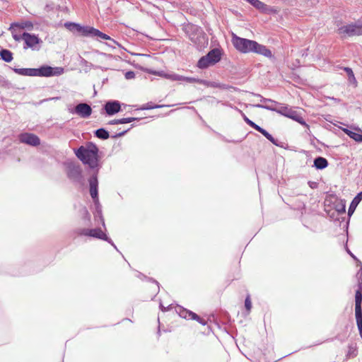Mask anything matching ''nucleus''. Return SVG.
I'll use <instances>...</instances> for the list:
<instances>
[{
	"label": "nucleus",
	"mask_w": 362,
	"mask_h": 362,
	"mask_svg": "<svg viewBox=\"0 0 362 362\" xmlns=\"http://www.w3.org/2000/svg\"><path fill=\"white\" fill-rule=\"evenodd\" d=\"M255 130L260 132L263 134L269 141H270L272 144L277 145L275 139L265 129L259 127V125L255 128Z\"/></svg>",
	"instance_id": "nucleus-30"
},
{
	"label": "nucleus",
	"mask_w": 362,
	"mask_h": 362,
	"mask_svg": "<svg viewBox=\"0 0 362 362\" xmlns=\"http://www.w3.org/2000/svg\"><path fill=\"white\" fill-rule=\"evenodd\" d=\"M109 124H119L118 119H112V120L110 121Z\"/></svg>",
	"instance_id": "nucleus-53"
},
{
	"label": "nucleus",
	"mask_w": 362,
	"mask_h": 362,
	"mask_svg": "<svg viewBox=\"0 0 362 362\" xmlns=\"http://www.w3.org/2000/svg\"><path fill=\"white\" fill-rule=\"evenodd\" d=\"M102 221H103V226H105V222H104V220L102 219Z\"/></svg>",
	"instance_id": "nucleus-56"
},
{
	"label": "nucleus",
	"mask_w": 362,
	"mask_h": 362,
	"mask_svg": "<svg viewBox=\"0 0 362 362\" xmlns=\"http://www.w3.org/2000/svg\"><path fill=\"white\" fill-rule=\"evenodd\" d=\"M18 138L21 143L26 144L33 146H37L40 144V138L33 134L23 133L19 135Z\"/></svg>",
	"instance_id": "nucleus-8"
},
{
	"label": "nucleus",
	"mask_w": 362,
	"mask_h": 362,
	"mask_svg": "<svg viewBox=\"0 0 362 362\" xmlns=\"http://www.w3.org/2000/svg\"><path fill=\"white\" fill-rule=\"evenodd\" d=\"M80 25H81L78 23L71 22H66L64 23V27L73 33H78Z\"/></svg>",
	"instance_id": "nucleus-33"
},
{
	"label": "nucleus",
	"mask_w": 362,
	"mask_h": 362,
	"mask_svg": "<svg viewBox=\"0 0 362 362\" xmlns=\"http://www.w3.org/2000/svg\"><path fill=\"white\" fill-rule=\"evenodd\" d=\"M275 112L285 117L293 119L300 124H305L303 117L296 110L289 107L288 105L279 103Z\"/></svg>",
	"instance_id": "nucleus-4"
},
{
	"label": "nucleus",
	"mask_w": 362,
	"mask_h": 362,
	"mask_svg": "<svg viewBox=\"0 0 362 362\" xmlns=\"http://www.w3.org/2000/svg\"><path fill=\"white\" fill-rule=\"evenodd\" d=\"M255 130L260 132L263 134L269 141H270L272 144L277 145L275 139L265 129L259 127V125L255 128Z\"/></svg>",
	"instance_id": "nucleus-27"
},
{
	"label": "nucleus",
	"mask_w": 362,
	"mask_h": 362,
	"mask_svg": "<svg viewBox=\"0 0 362 362\" xmlns=\"http://www.w3.org/2000/svg\"><path fill=\"white\" fill-rule=\"evenodd\" d=\"M22 37L27 47H30L33 49H39L38 47H37V45L41 42V40L38 38L37 36L35 35H31L28 33H23L22 34Z\"/></svg>",
	"instance_id": "nucleus-9"
},
{
	"label": "nucleus",
	"mask_w": 362,
	"mask_h": 362,
	"mask_svg": "<svg viewBox=\"0 0 362 362\" xmlns=\"http://www.w3.org/2000/svg\"><path fill=\"white\" fill-rule=\"evenodd\" d=\"M362 199V191L359 192L353 199L351 202L349 209V215L350 216L354 213L355 211L357 205L359 204L361 200Z\"/></svg>",
	"instance_id": "nucleus-20"
},
{
	"label": "nucleus",
	"mask_w": 362,
	"mask_h": 362,
	"mask_svg": "<svg viewBox=\"0 0 362 362\" xmlns=\"http://www.w3.org/2000/svg\"><path fill=\"white\" fill-rule=\"evenodd\" d=\"M164 107V105H153L152 104V103H148L146 104L145 105H144L141 107V110H151V109H154V108H160V107Z\"/></svg>",
	"instance_id": "nucleus-41"
},
{
	"label": "nucleus",
	"mask_w": 362,
	"mask_h": 362,
	"mask_svg": "<svg viewBox=\"0 0 362 362\" xmlns=\"http://www.w3.org/2000/svg\"><path fill=\"white\" fill-rule=\"evenodd\" d=\"M13 37L16 41H20L21 40H23L22 35H19L17 34H13Z\"/></svg>",
	"instance_id": "nucleus-48"
},
{
	"label": "nucleus",
	"mask_w": 362,
	"mask_h": 362,
	"mask_svg": "<svg viewBox=\"0 0 362 362\" xmlns=\"http://www.w3.org/2000/svg\"><path fill=\"white\" fill-rule=\"evenodd\" d=\"M95 30H96V29L93 27L80 25L78 33H81V35L83 36L94 37V34H95L94 31H95Z\"/></svg>",
	"instance_id": "nucleus-21"
},
{
	"label": "nucleus",
	"mask_w": 362,
	"mask_h": 362,
	"mask_svg": "<svg viewBox=\"0 0 362 362\" xmlns=\"http://www.w3.org/2000/svg\"><path fill=\"white\" fill-rule=\"evenodd\" d=\"M343 132L346 133L350 138L353 139L354 141L358 142L362 141V135L352 132L351 130H349L348 129H343Z\"/></svg>",
	"instance_id": "nucleus-24"
},
{
	"label": "nucleus",
	"mask_w": 362,
	"mask_h": 362,
	"mask_svg": "<svg viewBox=\"0 0 362 362\" xmlns=\"http://www.w3.org/2000/svg\"><path fill=\"white\" fill-rule=\"evenodd\" d=\"M328 165V161L323 157H317L314 160L313 166L317 170H322L327 168Z\"/></svg>",
	"instance_id": "nucleus-18"
},
{
	"label": "nucleus",
	"mask_w": 362,
	"mask_h": 362,
	"mask_svg": "<svg viewBox=\"0 0 362 362\" xmlns=\"http://www.w3.org/2000/svg\"><path fill=\"white\" fill-rule=\"evenodd\" d=\"M245 306L248 312H250L251 310V308H252V303H251L250 298L249 296H247V298H245Z\"/></svg>",
	"instance_id": "nucleus-44"
},
{
	"label": "nucleus",
	"mask_w": 362,
	"mask_h": 362,
	"mask_svg": "<svg viewBox=\"0 0 362 362\" xmlns=\"http://www.w3.org/2000/svg\"><path fill=\"white\" fill-rule=\"evenodd\" d=\"M69 112L71 114H76L82 118H88L92 114L91 107L85 103L78 104L74 109H69Z\"/></svg>",
	"instance_id": "nucleus-7"
},
{
	"label": "nucleus",
	"mask_w": 362,
	"mask_h": 362,
	"mask_svg": "<svg viewBox=\"0 0 362 362\" xmlns=\"http://www.w3.org/2000/svg\"><path fill=\"white\" fill-rule=\"evenodd\" d=\"M250 4L255 7L257 9L264 13H276V10L273 7L269 6L264 3L260 1L259 0H252Z\"/></svg>",
	"instance_id": "nucleus-14"
},
{
	"label": "nucleus",
	"mask_w": 362,
	"mask_h": 362,
	"mask_svg": "<svg viewBox=\"0 0 362 362\" xmlns=\"http://www.w3.org/2000/svg\"><path fill=\"white\" fill-rule=\"evenodd\" d=\"M129 129H127V130H124V131H122V132H119L117 134H116L115 136H114V137H118V136H124L126 132H127V131L129 130Z\"/></svg>",
	"instance_id": "nucleus-51"
},
{
	"label": "nucleus",
	"mask_w": 362,
	"mask_h": 362,
	"mask_svg": "<svg viewBox=\"0 0 362 362\" xmlns=\"http://www.w3.org/2000/svg\"><path fill=\"white\" fill-rule=\"evenodd\" d=\"M338 33L342 37L361 35L362 25L356 23L343 25L338 29Z\"/></svg>",
	"instance_id": "nucleus-5"
},
{
	"label": "nucleus",
	"mask_w": 362,
	"mask_h": 362,
	"mask_svg": "<svg viewBox=\"0 0 362 362\" xmlns=\"http://www.w3.org/2000/svg\"><path fill=\"white\" fill-rule=\"evenodd\" d=\"M13 71L21 76H35V69L31 68H13Z\"/></svg>",
	"instance_id": "nucleus-19"
},
{
	"label": "nucleus",
	"mask_w": 362,
	"mask_h": 362,
	"mask_svg": "<svg viewBox=\"0 0 362 362\" xmlns=\"http://www.w3.org/2000/svg\"><path fill=\"white\" fill-rule=\"evenodd\" d=\"M355 315L356 322H362V308L361 305H355Z\"/></svg>",
	"instance_id": "nucleus-38"
},
{
	"label": "nucleus",
	"mask_w": 362,
	"mask_h": 362,
	"mask_svg": "<svg viewBox=\"0 0 362 362\" xmlns=\"http://www.w3.org/2000/svg\"><path fill=\"white\" fill-rule=\"evenodd\" d=\"M76 156L84 164L88 165L90 168L98 166V148L93 143H88L85 146H80L76 151Z\"/></svg>",
	"instance_id": "nucleus-1"
},
{
	"label": "nucleus",
	"mask_w": 362,
	"mask_h": 362,
	"mask_svg": "<svg viewBox=\"0 0 362 362\" xmlns=\"http://www.w3.org/2000/svg\"><path fill=\"white\" fill-rule=\"evenodd\" d=\"M243 119L245 120V122L248 124L250 125L251 127H252L253 129H255V128L258 126L257 124H256L255 122H253L252 120H250V119H248L245 115H243Z\"/></svg>",
	"instance_id": "nucleus-43"
},
{
	"label": "nucleus",
	"mask_w": 362,
	"mask_h": 362,
	"mask_svg": "<svg viewBox=\"0 0 362 362\" xmlns=\"http://www.w3.org/2000/svg\"><path fill=\"white\" fill-rule=\"evenodd\" d=\"M255 130L260 132L263 134L269 141H270L272 144L277 145L275 139L265 129L259 127V125L255 128Z\"/></svg>",
	"instance_id": "nucleus-28"
},
{
	"label": "nucleus",
	"mask_w": 362,
	"mask_h": 362,
	"mask_svg": "<svg viewBox=\"0 0 362 362\" xmlns=\"http://www.w3.org/2000/svg\"><path fill=\"white\" fill-rule=\"evenodd\" d=\"M258 97L260 98V101L262 103V104L274 103H273V100H272V99L264 98H263L262 96H261L259 95H258Z\"/></svg>",
	"instance_id": "nucleus-46"
},
{
	"label": "nucleus",
	"mask_w": 362,
	"mask_h": 362,
	"mask_svg": "<svg viewBox=\"0 0 362 362\" xmlns=\"http://www.w3.org/2000/svg\"><path fill=\"white\" fill-rule=\"evenodd\" d=\"M14 27H17V28H19L21 29H28L29 30H31L33 28V24L32 22L30 21H23L21 23H13L11 24V29L14 28Z\"/></svg>",
	"instance_id": "nucleus-22"
},
{
	"label": "nucleus",
	"mask_w": 362,
	"mask_h": 362,
	"mask_svg": "<svg viewBox=\"0 0 362 362\" xmlns=\"http://www.w3.org/2000/svg\"><path fill=\"white\" fill-rule=\"evenodd\" d=\"M94 33H95L94 37H100L103 40H111L115 44H116V42L113 39H112L109 35L100 32L99 30L96 29V30L94 31Z\"/></svg>",
	"instance_id": "nucleus-37"
},
{
	"label": "nucleus",
	"mask_w": 362,
	"mask_h": 362,
	"mask_svg": "<svg viewBox=\"0 0 362 362\" xmlns=\"http://www.w3.org/2000/svg\"><path fill=\"white\" fill-rule=\"evenodd\" d=\"M356 323H357V326H358V331H359L360 335L362 337V322H358Z\"/></svg>",
	"instance_id": "nucleus-49"
},
{
	"label": "nucleus",
	"mask_w": 362,
	"mask_h": 362,
	"mask_svg": "<svg viewBox=\"0 0 362 362\" xmlns=\"http://www.w3.org/2000/svg\"><path fill=\"white\" fill-rule=\"evenodd\" d=\"M192 320H194L196 321H197L198 322H199L200 324L204 325H206V322L205 320L204 319H202L199 316H198V318L197 317H193Z\"/></svg>",
	"instance_id": "nucleus-47"
},
{
	"label": "nucleus",
	"mask_w": 362,
	"mask_h": 362,
	"mask_svg": "<svg viewBox=\"0 0 362 362\" xmlns=\"http://www.w3.org/2000/svg\"><path fill=\"white\" fill-rule=\"evenodd\" d=\"M89 185H90V194L93 199L94 200L95 203H97L98 202V178L96 175H93L91 176L89 179Z\"/></svg>",
	"instance_id": "nucleus-11"
},
{
	"label": "nucleus",
	"mask_w": 362,
	"mask_h": 362,
	"mask_svg": "<svg viewBox=\"0 0 362 362\" xmlns=\"http://www.w3.org/2000/svg\"><path fill=\"white\" fill-rule=\"evenodd\" d=\"M160 309H161V310H162V311H166V310H169V309H170V305L169 307H168V308H165V307H164V306L163 305V304H161V303H160Z\"/></svg>",
	"instance_id": "nucleus-52"
},
{
	"label": "nucleus",
	"mask_w": 362,
	"mask_h": 362,
	"mask_svg": "<svg viewBox=\"0 0 362 362\" xmlns=\"http://www.w3.org/2000/svg\"><path fill=\"white\" fill-rule=\"evenodd\" d=\"M176 312L179 314V315L182 317V318H185V319H191L192 320L193 317H197L198 318V315L190 311V310H186L182 307H178L177 309H176Z\"/></svg>",
	"instance_id": "nucleus-16"
},
{
	"label": "nucleus",
	"mask_w": 362,
	"mask_h": 362,
	"mask_svg": "<svg viewBox=\"0 0 362 362\" xmlns=\"http://www.w3.org/2000/svg\"><path fill=\"white\" fill-rule=\"evenodd\" d=\"M186 33L189 40L197 46L202 47L206 42V39L201 28L189 24L185 28Z\"/></svg>",
	"instance_id": "nucleus-2"
},
{
	"label": "nucleus",
	"mask_w": 362,
	"mask_h": 362,
	"mask_svg": "<svg viewBox=\"0 0 362 362\" xmlns=\"http://www.w3.org/2000/svg\"><path fill=\"white\" fill-rule=\"evenodd\" d=\"M138 120V118L136 117H127V118H122V119H118L119 124H126L129 123L133 121Z\"/></svg>",
	"instance_id": "nucleus-42"
},
{
	"label": "nucleus",
	"mask_w": 362,
	"mask_h": 362,
	"mask_svg": "<svg viewBox=\"0 0 362 362\" xmlns=\"http://www.w3.org/2000/svg\"><path fill=\"white\" fill-rule=\"evenodd\" d=\"M203 84L207 86H209V87H212V88H221V89H228V88H232L231 86H228L226 84H223V83H218V82H216V81H203Z\"/></svg>",
	"instance_id": "nucleus-23"
},
{
	"label": "nucleus",
	"mask_w": 362,
	"mask_h": 362,
	"mask_svg": "<svg viewBox=\"0 0 362 362\" xmlns=\"http://www.w3.org/2000/svg\"><path fill=\"white\" fill-rule=\"evenodd\" d=\"M210 65H213V64L206 55L202 57L198 62V67L200 69L207 68Z\"/></svg>",
	"instance_id": "nucleus-31"
},
{
	"label": "nucleus",
	"mask_w": 362,
	"mask_h": 362,
	"mask_svg": "<svg viewBox=\"0 0 362 362\" xmlns=\"http://www.w3.org/2000/svg\"><path fill=\"white\" fill-rule=\"evenodd\" d=\"M104 109L108 115H113L120 111V103L117 100L108 101L105 103Z\"/></svg>",
	"instance_id": "nucleus-12"
},
{
	"label": "nucleus",
	"mask_w": 362,
	"mask_h": 362,
	"mask_svg": "<svg viewBox=\"0 0 362 362\" xmlns=\"http://www.w3.org/2000/svg\"><path fill=\"white\" fill-rule=\"evenodd\" d=\"M0 56L6 62H10L13 60V54L8 49H1L0 51Z\"/></svg>",
	"instance_id": "nucleus-26"
},
{
	"label": "nucleus",
	"mask_w": 362,
	"mask_h": 362,
	"mask_svg": "<svg viewBox=\"0 0 362 362\" xmlns=\"http://www.w3.org/2000/svg\"><path fill=\"white\" fill-rule=\"evenodd\" d=\"M273 103H274L257 104L255 106L259 108H263L275 112L279 103L274 100H273Z\"/></svg>",
	"instance_id": "nucleus-25"
},
{
	"label": "nucleus",
	"mask_w": 362,
	"mask_h": 362,
	"mask_svg": "<svg viewBox=\"0 0 362 362\" xmlns=\"http://www.w3.org/2000/svg\"><path fill=\"white\" fill-rule=\"evenodd\" d=\"M206 57L209 59L212 64H214L220 61L221 52L218 49H214L206 54Z\"/></svg>",
	"instance_id": "nucleus-17"
},
{
	"label": "nucleus",
	"mask_w": 362,
	"mask_h": 362,
	"mask_svg": "<svg viewBox=\"0 0 362 362\" xmlns=\"http://www.w3.org/2000/svg\"><path fill=\"white\" fill-rule=\"evenodd\" d=\"M35 76H59L64 73V69L62 67H51L49 66H41L39 69H35Z\"/></svg>",
	"instance_id": "nucleus-6"
},
{
	"label": "nucleus",
	"mask_w": 362,
	"mask_h": 362,
	"mask_svg": "<svg viewBox=\"0 0 362 362\" xmlns=\"http://www.w3.org/2000/svg\"><path fill=\"white\" fill-rule=\"evenodd\" d=\"M308 184L311 188H315L317 186V183L314 182H309Z\"/></svg>",
	"instance_id": "nucleus-54"
},
{
	"label": "nucleus",
	"mask_w": 362,
	"mask_h": 362,
	"mask_svg": "<svg viewBox=\"0 0 362 362\" xmlns=\"http://www.w3.org/2000/svg\"><path fill=\"white\" fill-rule=\"evenodd\" d=\"M351 256L354 258V259H356V257L352 254V253H350Z\"/></svg>",
	"instance_id": "nucleus-55"
},
{
	"label": "nucleus",
	"mask_w": 362,
	"mask_h": 362,
	"mask_svg": "<svg viewBox=\"0 0 362 362\" xmlns=\"http://www.w3.org/2000/svg\"><path fill=\"white\" fill-rule=\"evenodd\" d=\"M255 130L260 132L263 134L269 141H270L272 144L277 145L275 139L265 129L259 127V125L255 128Z\"/></svg>",
	"instance_id": "nucleus-29"
},
{
	"label": "nucleus",
	"mask_w": 362,
	"mask_h": 362,
	"mask_svg": "<svg viewBox=\"0 0 362 362\" xmlns=\"http://www.w3.org/2000/svg\"><path fill=\"white\" fill-rule=\"evenodd\" d=\"M259 54H262L268 58H272L273 54L270 49H269L266 46L259 44L256 42L255 48L253 49V52Z\"/></svg>",
	"instance_id": "nucleus-15"
},
{
	"label": "nucleus",
	"mask_w": 362,
	"mask_h": 362,
	"mask_svg": "<svg viewBox=\"0 0 362 362\" xmlns=\"http://www.w3.org/2000/svg\"><path fill=\"white\" fill-rule=\"evenodd\" d=\"M135 77V73L134 71H129L125 73V78L127 80L133 79Z\"/></svg>",
	"instance_id": "nucleus-45"
},
{
	"label": "nucleus",
	"mask_w": 362,
	"mask_h": 362,
	"mask_svg": "<svg viewBox=\"0 0 362 362\" xmlns=\"http://www.w3.org/2000/svg\"><path fill=\"white\" fill-rule=\"evenodd\" d=\"M95 134L98 138L102 139H107L110 136L108 132L103 128L97 129L95 132Z\"/></svg>",
	"instance_id": "nucleus-34"
},
{
	"label": "nucleus",
	"mask_w": 362,
	"mask_h": 362,
	"mask_svg": "<svg viewBox=\"0 0 362 362\" xmlns=\"http://www.w3.org/2000/svg\"><path fill=\"white\" fill-rule=\"evenodd\" d=\"M87 233L89 234V236L96 238L98 239H101L105 240L110 243L116 250H117L116 245L112 241L110 238H109L107 235L103 232V230L100 228L90 229V230H88Z\"/></svg>",
	"instance_id": "nucleus-10"
},
{
	"label": "nucleus",
	"mask_w": 362,
	"mask_h": 362,
	"mask_svg": "<svg viewBox=\"0 0 362 362\" xmlns=\"http://www.w3.org/2000/svg\"><path fill=\"white\" fill-rule=\"evenodd\" d=\"M232 42L235 49L243 53L252 52L256 45V41L242 38L235 35H233Z\"/></svg>",
	"instance_id": "nucleus-3"
},
{
	"label": "nucleus",
	"mask_w": 362,
	"mask_h": 362,
	"mask_svg": "<svg viewBox=\"0 0 362 362\" xmlns=\"http://www.w3.org/2000/svg\"><path fill=\"white\" fill-rule=\"evenodd\" d=\"M357 355V349L353 344L349 346L348 352L346 356L348 358H354Z\"/></svg>",
	"instance_id": "nucleus-39"
},
{
	"label": "nucleus",
	"mask_w": 362,
	"mask_h": 362,
	"mask_svg": "<svg viewBox=\"0 0 362 362\" xmlns=\"http://www.w3.org/2000/svg\"><path fill=\"white\" fill-rule=\"evenodd\" d=\"M362 304V287L359 286L358 289L356 291L355 295V305H361Z\"/></svg>",
	"instance_id": "nucleus-35"
},
{
	"label": "nucleus",
	"mask_w": 362,
	"mask_h": 362,
	"mask_svg": "<svg viewBox=\"0 0 362 362\" xmlns=\"http://www.w3.org/2000/svg\"><path fill=\"white\" fill-rule=\"evenodd\" d=\"M67 174L69 177L74 181L79 182L81 179V169L78 165H70Z\"/></svg>",
	"instance_id": "nucleus-13"
},
{
	"label": "nucleus",
	"mask_w": 362,
	"mask_h": 362,
	"mask_svg": "<svg viewBox=\"0 0 362 362\" xmlns=\"http://www.w3.org/2000/svg\"><path fill=\"white\" fill-rule=\"evenodd\" d=\"M88 230H90V229H83V230H81L79 234L80 235H88L89 236V234L87 233Z\"/></svg>",
	"instance_id": "nucleus-50"
},
{
	"label": "nucleus",
	"mask_w": 362,
	"mask_h": 362,
	"mask_svg": "<svg viewBox=\"0 0 362 362\" xmlns=\"http://www.w3.org/2000/svg\"><path fill=\"white\" fill-rule=\"evenodd\" d=\"M181 78H182L180 81H186V82L190 83H203V81H202V80H199V79H197V78H195L186 77V76H181Z\"/></svg>",
	"instance_id": "nucleus-40"
},
{
	"label": "nucleus",
	"mask_w": 362,
	"mask_h": 362,
	"mask_svg": "<svg viewBox=\"0 0 362 362\" xmlns=\"http://www.w3.org/2000/svg\"><path fill=\"white\" fill-rule=\"evenodd\" d=\"M158 76H163L165 78L170 79L172 81H179L180 80L181 76L175 74H165L163 71L158 72Z\"/></svg>",
	"instance_id": "nucleus-32"
},
{
	"label": "nucleus",
	"mask_w": 362,
	"mask_h": 362,
	"mask_svg": "<svg viewBox=\"0 0 362 362\" xmlns=\"http://www.w3.org/2000/svg\"><path fill=\"white\" fill-rule=\"evenodd\" d=\"M344 70L346 71V73L348 75L349 77V81L351 83L356 84V79L354 76V72L351 68L345 67Z\"/></svg>",
	"instance_id": "nucleus-36"
}]
</instances>
